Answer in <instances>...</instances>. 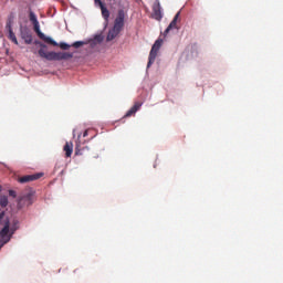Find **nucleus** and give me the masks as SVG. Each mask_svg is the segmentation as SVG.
<instances>
[{
    "instance_id": "nucleus-5",
    "label": "nucleus",
    "mask_w": 283,
    "mask_h": 283,
    "mask_svg": "<svg viewBox=\"0 0 283 283\" xmlns=\"http://www.w3.org/2000/svg\"><path fill=\"white\" fill-rule=\"evenodd\" d=\"M114 27L118 28L119 30H123V28L125 27V10H118L117 17L114 22Z\"/></svg>"
},
{
    "instance_id": "nucleus-22",
    "label": "nucleus",
    "mask_w": 283,
    "mask_h": 283,
    "mask_svg": "<svg viewBox=\"0 0 283 283\" xmlns=\"http://www.w3.org/2000/svg\"><path fill=\"white\" fill-rule=\"evenodd\" d=\"M3 218H6V212L4 211L0 212V222H1V220H3Z\"/></svg>"
},
{
    "instance_id": "nucleus-6",
    "label": "nucleus",
    "mask_w": 283,
    "mask_h": 283,
    "mask_svg": "<svg viewBox=\"0 0 283 283\" xmlns=\"http://www.w3.org/2000/svg\"><path fill=\"white\" fill-rule=\"evenodd\" d=\"M153 12L154 19H156V21H163V10L160 7V1L156 0V2L153 6Z\"/></svg>"
},
{
    "instance_id": "nucleus-11",
    "label": "nucleus",
    "mask_w": 283,
    "mask_h": 283,
    "mask_svg": "<svg viewBox=\"0 0 283 283\" xmlns=\"http://www.w3.org/2000/svg\"><path fill=\"white\" fill-rule=\"evenodd\" d=\"M63 149L65 151L66 158H71L74 151V144H72V142H66Z\"/></svg>"
},
{
    "instance_id": "nucleus-18",
    "label": "nucleus",
    "mask_w": 283,
    "mask_h": 283,
    "mask_svg": "<svg viewBox=\"0 0 283 283\" xmlns=\"http://www.w3.org/2000/svg\"><path fill=\"white\" fill-rule=\"evenodd\" d=\"M0 207H8V196H0Z\"/></svg>"
},
{
    "instance_id": "nucleus-10",
    "label": "nucleus",
    "mask_w": 283,
    "mask_h": 283,
    "mask_svg": "<svg viewBox=\"0 0 283 283\" xmlns=\"http://www.w3.org/2000/svg\"><path fill=\"white\" fill-rule=\"evenodd\" d=\"M120 30H122V29H118V28H116V27H113V29H111V30L108 31L106 41H114V39L117 38L118 34H120Z\"/></svg>"
},
{
    "instance_id": "nucleus-15",
    "label": "nucleus",
    "mask_w": 283,
    "mask_h": 283,
    "mask_svg": "<svg viewBox=\"0 0 283 283\" xmlns=\"http://www.w3.org/2000/svg\"><path fill=\"white\" fill-rule=\"evenodd\" d=\"M85 151H90V147H83L81 148V144H76L75 147V156H83V154H85Z\"/></svg>"
},
{
    "instance_id": "nucleus-24",
    "label": "nucleus",
    "mask_w": 283,
    "mask_h": 283,
    "mask_svg": "<svg viewBox=\"0 0 283 283\" xmlns=\"http://www.w3.org/2000/svg\"><path fill=\"white\" fill-rule=\"evenodd\" d=\"M95 3H97V4L99 6V8H101V3H103V1H101V0H95Z\"/></svg>"
},
{
    "instance_id": "nucleus-14",
    "label": "nucleus",
    "mask_w": 283,
    "mask_h": 283,
    "mask_svg": "<svg viewBox=\"0 0 283 283\" xmlns=\"http://www.w3.org/2000/svg\"><path fill=\"white\" fill-rule=\"evenodd\" d=\"M101 11H102V17L105 19L106 23L109 21V10H107V7H105V3H101Z\"/></svg>"
},
{
    "instance_id": "nucleus-26",
    "label": "nucleus",
    "mask_w": 283,
    "mask_h": 283,
    "mask_svg": "<svg viewBox=\"0 0 283 283\" xmlns=\"http://www.w3.org/2000/svg\"><path fill=\"white\" fill-rule=\"evenodd\" d=\"M0 191H1V186H0Z\"/></svg>"
},
{
    "instance_id": "nucleus-4",
    "label": "nucleus",
    "mask_w": 283,
    "mask_h": 283,
    "mask_svg": "<svg viewBox=\"0 0 283 283\" xmlns=\"http://www.w3.org/2000/svg\"><path fill=\"white\" fill-rule=\"evenodd\" d=\"M40 178H43V172L22 176L18 179V182L25 185V182H34V180H39Z\"/></svg>"
},
{
    "instance_id": "nucleus-7",
    "label": "nucleus",
    "mask_w": 283,
    "mask_h": 283,
    "mask_svg": "<svg viewBox=\"0 0 283 283\" xmlns=\"http://www.w3.org/2000/svg\"><path fill=\"white\" fill-rule=\"evenodd\" d=\"M20 36H21V39H23V41L27 45L32 44L33 38H32V32H30V30L22 29L20 32Z\"/></svg>"
},
{
    "instance_id": "nucleus-8",
    "label": "nucleus",
    "mask_w": 283,
    "mask_h": 283,
    "mask_svg": "<svg viewBox=\"0 0 283 283\" xmlns=\"http://www.w3.org/2000/svg\"><path fill=\"white\" fill-rule=\"evenodd\" d=\"M179 18H180V12H177L176 15L174 17L172 21L169 23V25L165 30V32H164L165 36H167V33L171 32V30L178 28L177 23H178Z\"/></svg>"
},
{
    "instance_id": "nucleus-3",
    "label": "nucleus",
    "mask_w": 283,
    "mask_h": 283,
    "mask_svg": "<svg viewBox=\"0 0 283 283\" xmlns=\"http://www.w3.org/2000/svg\"><path fill=\"white\" fill-rule=\"evenodd\" d=\"M33 30L38 34L39 39L44 41V43H48L49 45H59V42L54 41L52 38L46 36L43 32H41V24L35 23L33 24Z\"/></svg>"
},
{
    "instance_id": "nucleus-9",
    "label": "nucleus",
    "mask_w": 283,
    "mask_h": 283,
    "mask_svg": "<svg viewBox=\"0 0 283 283\" xmlns=\"http://www.w3.org/2000/svg\"><path fill=\"white\" fill-rule=\"evenodd\" d=\"M140 107H143V103L140 102H135V104L133 105V107H130L127 113L125 114L124 118H129V116H134V114H136V112H138V109H140Z\"/></svg>"
},
{
    "instance_id": "nucleus-25",
    "label": "nucleus",
    "mask_w": 283,
    "mask_h": 283,
    "mask_svg": "<svg viewBox=\"0 0 283 283\" xmlns=\"http://www.w3.org/2000/svg\"><path fill=\"white\" fill-rule=\"evenodd\" d=\"M7 242H10V237L4 241V244H6Z\"/></svg>"
},
{
    "instance_id": "nucleus-13",
    "label": "nucleus",
    "mask_w": 283,
    "mask_h": 283,
    "mask_svg": "<svg viewBox=\"0 0 283 283\" xmlns=\"http://www.w3.org/2000/svg\"><path fill=\"white\" fill-rule=\"evenodd\" d=\"M7 29L9 30V39L14 43L15 45H19V41L17 40V35L14 34V31H12V25L10 23L7 24Z\"/></svg>"
},
{
    "instance_id": "nucleus-23",
    "label": "nucleus",
    "mask_w": 283,
    "mask_h": 283,
    "mask_svg": "<svg viewBox=\"0 0 283 283\" xmlns=\"http://www.w3.org/2000/svg\"><path fill=\"white\" fill-rule=\"evenodd\" d=\"M88 129H86L84 133H83V137L86 138L87 134H88Z\"/></svg>"
},
{
    "instance_id": "nucleus-17",
    "label": "nucleus",
    "mask_w": 283,
    "mask_h": 283,
    "mask_svg": "<svg viewBox=\"0 0 283 283\" xmlns=\"http://www.w3.org/2000/svg\"><path fill=\"white\" fill-rule=\"evenodd\" d=\"M29 19H30L31 23H33V25L39 23V20L36 19V14L32 11H30V13H29Z\"/></svg>"
},
{
    "instance_id": "nucleus-20",
    "label": "nucleus",
    "mask_w": 283,
    "mask_h": 283,
    "mask_svg": "<svg viewBox=\"0 0 283 283\" xmlns=\"http://www.w3.org/2000/svg\"><path fill=\"white\" fill-rule=\"evenodd\" d=\"M83 45H85V42H83V41H76V42H74L71 46H72V48H75V49H78V48H83Z\"/></svg>"
},
{
    "instance_id": "nucleus-2",
    "label": "nucleus",
    "mask_w": 283,
    "mask_h": 283,
    "mask_svg": "<svg viewBox=\"0 0 283 283\" xmlns=\"http://www.w3.org/2000/svg\"><path fill=\"white\" fill-rule=\"evenodd\" d=\"M160 48H163V39L156 40L150 50L147 64L148 69L151 67V65H154V63L156 62V57L158 56V51L160 50Z\"/></svg>"
},
{
    "instance_id": "nucleus-16",
    "label": "nucleus",
    "mask_w": 283,
    "mask_h": 283,
    "mask_svg": "<svg viewBox=\"0 0 283 283\" xmlns=\"http://www.w3.org/2000/svg\"><path fill=\"white\" fill-rule=\"evenodd\" d=\"M19 230V220H13L11 228H10V233L11 235H14V232Z\"/></svg>"
},
{
    "instance_id": "nucleus-12",
    "label": "nucleus",
    "mask_w": 283,
    "mask_h": 283,
    "mask_svg": "<svg viewBox=\"0 0 283 283\" xmlns=\"http://www.w3.org/2000/svg\"><path fill=\"white\" fill-rule=\"evenodd\" d=\"M9 232H10V221H7L2 230L0 231L1 240H6V238H8Z\"/></svg>"
},
{
    "instance_id": "nucleus-21",
    "label": "nucleus",
    "mask_w": 283,
    "mask_h": 283,
    "mask_svg": "<svg viewBox=\"0 0 283 283\" xmlns=\"http://www.w3.org/2000/svg\"><path fill=\"white\" fill-rule=\"evenodd\" d=\"M9 196H11V198H17V191L9 190Z\"/></svg>"
},
{
    "instance_id": "nucleus-19",
    "label": "nucleus",
    "mask_w": 283,
    "mask_h": 283,
    "mask_svg": "<svg viewBox=\"0 0 283 283\" xmlns=\"http://www.w3.org/2000/svg\"><path fill=\"white\" fill-rule=\"evenodd\" d=\"M55 48H61V50H67L69 48H71V45L65 42H61L60 44L57 43Z\"/></svg>"
},
{
    "instance_id": "nucleus-1",
    "label": "nucleus",
    "mask_w": 283,
    "mask_h": 283,
    "mask_svg": "<svg viewBox=\"0 0 283 283\" xmlns=\"http://www.w3.org/2000/svg\"><path fill=\"white\" fill-rule=\"evenodd\" d=\"M34 45H39L40 50L38 51V54L40 59H45V61H70V59H73L74 56V53L70 52H48V45L39 40L34 41Z\"/></svg>"
}]
</instances>
